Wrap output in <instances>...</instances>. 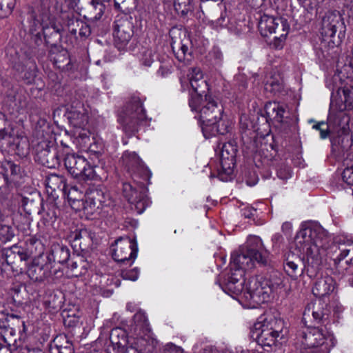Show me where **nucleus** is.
Listing matches in <instances>:
<instances>
[{
  "mask_svg": "<svg viewBox=\"0 0 353 353\" xmlns=\"http://www.w3.org/2000/svg\"><path fill=\"white\" fill-rule=\"evenodd\" d=\"M92 234L85 228H76L68 235V239L77 252L89 251L92 244Z\"/></svg>",
  "mask_w": 353,
  "mask_h": 353,
  "instance_id": "nucleus-22",
  "label": "nucleus"
},
{
  "mask_svg": "<svg viewBox=\"0 0 353 353\" xmlns=\"http://www.w3.org/2000/svg\"><path fill=\"white\" fill-rule=\"evenodd\" d=\"M190 85L194 92L189 99V106L192 110H197L200 107L203 98L209 94H213L209 84L203 78V74L199 68H190L188 74Z\"/></svg>",
  "mask_w": 353,
  "mask_h": 353,
  "instance_id": "nucleus-11",
  "label": "nucleus"
},
{
  "mask_svg": "<svg viewBox=\"0 0 353 353\" xmlns=\"http://www.w3.org/2000/svg\"><path fill=\"white\" fill-rule=\"evenodd\" d=\"M343 94L345 108H353V86H345Z\"/></svg>",
  "mask_w": 353,
  "mask_h": 353,
  "instance_id": "nucleus-55",
  "label": "nucleus"
},
{
  "mask_svg": "<svg viewBox=\"0 0 353 353\" xmlns=\"http://www.w3.org/2000/svg\"><path fill=\"white\" fill-rule=\"evenodd\" d=\"M329 125L328 123L319 122L313 125V128L320 132V137L321 139H325L328 137L329 134Z\"/></svg>",
  "mask_w": 353,
  "mask_h": 353,
  "instance_id": "nucleus-59",
  "label": "nucleus"
},
{
  "mask_svg": "<svg viewBox=\"0 0 353 353\" xmlns=\"http://www.w3.org/2000/svg\"><path fill=\"white\" fill-rule=\"evenodd\" d=\"M122 190L124 197L132 205V208L134 206L137 214L143 213L150 205L145 188L140 187L139 190H137L130 183H123Z\"/></svg>",
  "mask_w": 353,
  "mask_h": 353,
  "instance_id": "nucleus-18",
  "label": "nucleus"
},
{
  "mask_svg": "<svg viewBox=\"0 0 353 353\" xmlns=\"http://www.w3.org/2000/svg\"><path fill=\"white\" fill-rule=\"evenodd\" d=\"M57 209L54 205H50L48 212L46 213L45 216L43 217V219L46 223H52L55 221L57 217Z\"/></svg>",
  "mask_w": 353,
  "mask_h": 353,
  "instance_id": "nucleus-62",
  "label": "nucleus"
},
{
  "mask_svg": "<svg viewBox=\"0 0 353 353\" xmlns=\"http://www.w3.org/2000/svg\"><path fill=\"white\" fill-rule=\"evenodd\" d=\"M72 143L80 150L95 152L91 148L90 132L84 128L75 130Z\"/></svg>",
  "mask_w": 353,
  "mask_h": 353,
  "instance_id": "nucleus-33",
  "label": "nucleus"
},
{
  "mask_svg": "<svg viewBox=\"0 0 353 353\" xmlns=\"http://www.w3.org/2000/svg\"><path fill=\"white\" fill-rule=\"evenodd\" d=\"M26 249L28 258L32 254H41L43 252V245L40 240L34 236H29L26 241Z\"/></svg>",
  "mask_w": 353,
  "mask_h": 353,
  "instance_id": "nucleus-43",
  "label": "nucleus"
},
{
  "mask_svg": "<svg viewBox=\"0 0 353 353\" xmlns=\"http://www.w3.org/2000/svg\"><path fill=\"white\" fill-rule=\"evenodd\" d=\"M64 165L68 172L74 178L85 181H101L103 179V169L97 165H91L83 156L67 154L64 158Z\"/></svg>",
  "mask_w": 353,
  "mask_h": 353,
  "instance_id": "nucleus-9",
  "label": "nucleus"
},
{
  "mask_svg": "<svg viewBox=\"0 0 353 353\" xmlns=\"http://www.w3.org/2000/svg\"><path fill=\"white\" fill-rule=\"evenodd\" d=\"M0 344L6 345L9 347L13 346L14 348L17 347L16 330L13 327H10L8 323L6 325L5 329L0 336Z\"/></svg>",
  "mask_w": 353,
  "mask_h": 353,
  "instance_id": "nucleus-40",
  "label": "nucleus"
},
{
  "mask_svg": "<svg viewBox=\"0 0 353 353\" xmlns=\"http://www.w3.org/2000/svg\"><path fill=\"white\" fill-rule=\"evenodd\" d=\"M50 264L33 262L28 267L27 274L32 281L41 282L50 276Z\"/></svg>",
  "mask_w": 353,
  "mask_h": 353,
  "instance_id": "nucleus-29",
  "label": "nucleus"
},
{
  "mask_svg": "<svg viewBox=\"0 0 353 353\" xmlns=\"http://www.w3.org/2000/svg\"><path fill=\"white\" fill-rule=\"evenodd\" d=\"M54 65L61 70H71L73 69L74 63H72L66 50H62L54 57L50 58Z\"/></svg>",
  "mask_w": 353,
  "mask_h": 353,
  "instance_id": "nucleus-37",
  "label": "nucleus"
},
{
  "mask_svg": "<svg viewBox=\"0 0 353 353\" xmlns=\"http://www.w3.org/2000/svg\"><path fill=\"white\" fill-rule=\"evenodd\" d=\"M335 288V283L333 278L329 275L319 277L316 279L312 293L316 297H323L333 292Z\"/></svg>",
  "mask_w": 353,
  "mask_h": 353,
  "instance_id": "nucleus-28",
  "label": "nucleus"
},
{
  "mask_svg": "<svg viewBox=\"0 0 353 353\" xmlns=\"http://www.w3.org/2000/svg\"><path fill=\"white\" fill-rule=\"evenodd\" d=\"M67 117L75 130L84 128L88 122V116L81 101L74 102L67 110Z\"/></svg>",
  "mask_w": 353,
  "mask_h": 353,
  "instance_id": "nucleus-24",
  "label": "nucleus"
},
{
  "mask_svg": "<svg viewBox=\"0 0 353 353\" xmlns=\"http://www.w3.org/2000/svg\"><path fill=\"white\" fill-rule=\"evenodd\" d=\"M46 187L50 188L52 192L57 190L66 192L67 184L63 176L57 174H50L46 179Z\"/></svg>",
  "mask_w": 353,
  "mask_h": 353,
  "instance_id": "nucleus-39",
  "label": "nucleus"
},
{
  "mask_svg": "<svg viewBox=\"0 0 353 353\" xmlns=\"http://www.w3.org/2000/svg\"><path fill=\"white\" fill-rule=\"evenodd\" d=\"M14 135V128L10 122L6 119V124H2L0 127V141L12 138Z\"/></svg>",
  "mask_w": 353,
  "mask_h": 353,
  "instance_id": "nucleus-54",
  "label": "nucleus"
},
{
  "mask_svg": "<svg viewBox=\"0 0 353 353\" xmlns=\"http://www.w3.org/2000/svg\"><path fill=\"white\" fill-rule=\"evenodd\" d=\"M284 327L283 321L272 315L261 316L254 324L252 334L262 346L274 345Z\"/></svg>",
  "mask_w": 353,
  "mask_h": 353,
  "instance_id": "nucleus-7",
  "label": "nucleus"
},
{
  "mask_svg": "<svg viewBox=\"0 0 353 353\" xmlns=\"http://www.w3.org/2000/svg\"><path fill=\"white\" fill-rule=\"evenodd\" d=\"M192 41L185 33L179 41H172V48L176 58L180 62L189 61L192 57Z\"/></svg>",
  "mask_w": 353,
  "mask_h": 353,
  "instance_id": "nucleus-26",
  "label": "nucleus"
},
{
  "mask_svg": "<svg viewBox=\"0 0 353 353\" xmlns=\"http://www.w3.org/2000/svg\"><path fill=\"white\" fill-rule=\"evenodd\" d=\"M0 172V199H5L19 183L20 167L11 161H5Z\"/></svg>",
  "mask_w": 353,
  "mask_h": 353,
  "instance_id": "nucleus-14",
  "label": "nucleus"
},
{
  "mask_svg": "<svg viewBox=\"0 0 353 353\" xmlns=\"http://www.w3.org/2000/svg\"><path fill=\"white\" fill-rule=\"evenodd\" d=\"M134 323L137 329L140 330H147L149 323L145 314L142 311L136 312L133 317Z\"/></svg>",
  "mask_w": 353,
  "mask_h": 353,
  "instance_id": "nucleus-50",
  "label": "nucleus"
},
{
  "mask_svg": "<svg viewBox=\"0 0 353 353\" xmlns=\"http://www.w3.org/2000/svg\"><path fill=\"white\" fill-rule=\"evenodd\" d=\"M105 5L103 0H92L89 8V15L90 19L99 20L104 13Z\"/></svg>",
  "mask_w": 353,
  "mask_h": 353,
  "instance_id": "nucleus-44",
  "label": "nucleus"
},
{
  "mask_svg": "<svg viewBox=\"0 0 353 353\" xmlns=\"http://www.w3.org/2000/svg\"><path fill=\"white\" fill-rule=\"evenodd\" d=\"M328 312L326 305L321 300H318L307 304L303 314V320L306 321L312 316L314 323H324L328 317Z\"/></svg>",
  "mask_w": 353,
  "mask_h": 353,
  "instance_id": "nucleus-25",
  "label": "nucleus"
},
{
  "mask_svg": "<svg viewBox=\"0 0 353 353\" xmlns=\"http://www.w3.org/2000/svg\"><path fill=\"white\" fill-rule=\"evenodd\" d=\"M301 259L293 253L288 254L283 264L285 272L293 279H296L303 273Z\"/></svg>",
  "mask_w": 353,
  "mask_h": 353,
  "instance_id": "nucleus-30",
  "label": "nucleus"
},
{
  "mask_svg": "<svg viewBox=\"0 0 353 353\" xmlns=\"http://www.w3.org/2000/svg\"><path fill=\"white\" fill-rule=\"evenodd\" d=\"M134 173L143 179V180L145 181L148 185L150 184L152 172L148 169V168L145 166L144 163L140 167H139V168H137Z\"/></svg>",
  "mask_w": 353,
  "mask_h": 353,
  "instance_id": "nucleus-56",
  "label": "nucleus"
},
{
  "mask_svg": "<svg viewBox=\"0 0 353 353\" xmlns=\"http://www.w3.org/2000/svg\"><path fill=\"white\" fill-rule=\"evenodd\" d=\"M210 59L214 65H219L223 61V54L219 49H214L210 54Z\"/></svg>",
  "mask_w": 353,
  "mask_h": 353,
  "instance_id": "nucleus-63",
  "label": "nucleus"
},
{
  "mask_svg": "<svg viewBox=\"0 0 353 353\" xmlns=\"http://www.w3.org/2000/svg\"><path fill=\"white\" fill-rule=\"evenodd\" d=\"M87 263L79 256L76 259H73L71 263H67V266L71 270L72 275L76 276L84 274L87 270Z\"/></svg>",
  "mask_w": 353,
  "mask_h": 353,
  "instance_id": "nucleus-47",
  "label": "nucleus"
},
{
  "mask_svg": "<svg viewBox=\"0 0 353 353\" xmlns=\"http://www.w3.org/2000/svg\"><path fill=\"white\" fill-rule=\"evenodd\" d=\"M14 236V229L7 225H2L0 227V242L5 243L8 241H10Z\"/></svg>",
  "mask_w": 353,
  "mask_h": 353,
  "instance_id": "nucleus-51",
  "label": "nucleus"
},
{
  "mask_svg": "<svg viewBox=\"0 0 353 353\" xmlns=\"http://www.w3.org/2000/svg\"><path fill=\"white\" fill-rule=\"evenodd\" d=\"M297 337L306 353H329L336 343L332 334L316 327H303Z\"/></svg>",
  "mask_w": 353,
  "mask_h": 353,
  "instance_id": "nucleus-6",
  "label": "nucleus"
},
{
  "mask_svg": "<svg viewBox=\"0 0 353 353\" xmlns=\"http://www.w3.org/2000/svg\"><path fill=\"white\" fill-rule=\"evenodd\" d=\"M50 141L43 140L36 147L34 159L48 168H56L60 165V157L57 150L50 146Z\"/></svg>",
  "mask_w": 353,
  "mask_h": 353,
  "instance_id": "nucleus-19",
  "label": "nucleus"
},
{
  "mask_svg": "<svg viewBox=\"0 0 353 353\" xmlns=\"http://www.w3.org/2000/svg\"><path fill=\"white\" fill-rule=\"evenodd\" d=\"M202 123V131L205 137H209V127L212 128V134L215 132L225 134L229 132L230 122L224 114V108L221 101L214 94H209L203 98L197 110Z\"/></svg>",
  "mask_w": 353,
  "mask_h": 353,
  "instance_id": "nucleus-3",
  "label": "nucleus"
},
{
  "mask_svg": "<svg viewBox=\"0 0 353 353\" xmlns=\"http://www.w3.org/2000/svg\"><path fill=\"white\" fill-rule=\"evenodd\" d=\"M28 259L27 253L21 252L19 250H10L6 253V266L18 262L26 261Z\"/></svg>",
  "mask_w": 353,
  "mask_h": 353,
  "instance_id": "nucleus-46",
  "label": "nucleus"
},
{
  "mask_svg": "<svg viewBox=\"0 0 353 353\" xmlns=\"http://www.w3.org/2000/svg\"><path fill=\"white\" fill-rule=\"evenodd\" d=\"M345 30L346 28L340 12H327L322 21V44L330 48L339 46L345 38Z\"/></svg>",
  "mask_w": 353,
  "mask_h": 353,
  "instance_id": "nucleus-8",
  "label": "nucleus"
},
{
  "mask_svg": "<svg viewBox=\"0 0 353 353\" xmlns=\"http://www.w3.org/2000/svg\"><path fill=\"white\" fill-rule=\"evenodd\" d=\"M85 197L83 210L87 214H94L105 205L108 196L102 190L92 187L86 191Z\"/></svg>",
  "mask_w": 353,
  "mask_h": 353,
  "instance_id": "nucleus-21",
  "label": "nucleus"
},
{
  "mask_svg": "<svg viewBox=\"0 0 353 353\" xmlns=\"http://www.w3.org/2000/svg\"><path fill=\"white\" fill-rule=\"evenodd\" d=\"M121 274L123 279L134 281L137 280L139 277V271L135 268L130 270H123L121 272Z\"/></svg>",
  "mask_w": 353,
  "mask_h": 353,
  "instance_id": "nucleus-60",
  "label": "nucleus"
},
{
  "mask_svg": "<svg viewBox=\"0 0 353 353\" xmlns=\"http://www.w3.org/2000/svg\"><path fill=\"white\" fill-rule=\"evenodd\" d=\"M62 299L53 292H49L43 297V304L49 312L59 310L62 305Z\"/></svg>",
  "mask_w": 353,
  "mask_h": 353,
  "instance_id": "nucleus-38",
  "label": "nucleus"
},
{
  "mask_svg": "<svg viewBox=\"0 0 353 353\" xmlns=\"http://www.w3.org/2000/svg\"><path fill=\"white\" fill-rule=\"evenodd\" d=\"M144 98L132 94L118 114V122L127 134H134L139 126L150 121L143 107Z\"/></svg>",
  "mask_w": 353,
  "mask_h": 353,
  "instance_id": "nucleus-5",
  "label": "nucleus"
},
{
  "mask_svg": "<svg viewBox=\"0 0 353 353\" xmlns=\"http://www.w3.org/2000/svg\"><path fill=\"white\" fill-rule=\"evenodd\" d=\"M79 0H56L55 9L58 12L63 14V19H65L68 31L74 36H76L80 24L76 21H81L75 17L74 10L78 5Z\"/></svg>",
  "mask_w": 353,
  "mask_h": 353,
  "instance_id": "nucleus-20",
  "label": "nucleus"
},
{
  "mask_svg": "<svg viewBox=\"0 0 353 353\" xmlns=\"http://www.w3.org/2000/svg\"><path fill=\"white\" fill-rule=\"evenodd\" d=\"M339 253L337 254L336 258L334 259V263L339 264L343 260H347L346 259L348 257L350 252L352 253V247L350 246L349 248H339Z\"/></svg>",
  "mask_w": 353,
  "mask_h": 353,
  "instance_id": "nucleus-58",
  "label": "nucleus"
},
{
  "mask_svg": "<svg viewBox=\"0 0 353 353\" xmlns=\"http://www.w3.org/2000/svg\"><path fill=\"white\" fill-rule=\"evenodd\" d=\"M255 261L264 266L269 265V253L259 236H250L245 245L239 252L232 254L230 268L231 270L239 272L241 278L245 271L254 268Z\"/></svg>",
  "mask_w": 353,
  "mask_h": 353,
  "instance_id": "nucleus-4",
  "label": "nucleus"
},
{
  "mask_svg": "<svg viewBox=\"0 0 353 353\" xmlns=\"http://www.w3.org/2000/svg\"><path fill=\"white\" fill-rule=\"evenodd\" d=\"M296 248L307 256L309 261L319 265L328 254L329 249L337 248L327 232L321 225L305 223L301 225V230L295 238Z\"/></svg>",
  "mask_w": 353,
  "mask_h": 353,
  "instance_id": "nucleus-2",
  "label": "nucleus"
},
{
  "mask_svg": "<svg viewBox=\"0 0 353 353\" xmlns=\"http://www.w3.org/2000/svg\"><path fill=\"white\" fill-rule=\"evenodd\" d=\"M17 199L19 200L20 205L23 208V210L28 214H31L34 201L21 195H19L17 196Z\"/></svg>",
  "mask_w": 353,
  "mask_h": 353,
  "instance_id": "nucleus-57",
  "label": "nucleus"
},
{
  "mask_svg": "<svg viewBox=\"0 0 353 353\" xmlns=\"http://www.w3.org/2000/svg\"><path fill=\"white\" fill-rule=\"evenodd\" d=\"M122 190L124 197L132 205V208L134 206L137 214L143 213L150 205L145 188L140 187L139 190H137L130 183H123Z\"/></svg>",
  "mask_w": 353,
  "mask_h": 353,
  "instance_id": "nucleus-17",
  "label": "nucleus"
},
{
  "mask_svg": "<svg viewBox=\"0 0 353 353\" xmlns=\"http://www.w3.org/2000/svg\"><path fill=\"white\" fill-rule=\"evenodd\" d=\"M76 23L78 24H80L79 27V31L78 33L81 37L86 38L88 37L90 33V28L88 25H87L83 21H76Z\"/></svg>",
  "mask_w": 353,
  "mask_h": 353,
  "instance_id": "nucleus-64",
  "label": "nucleus"
},
{
  "mask_svg": "<svg viewBox=\"0 0 353 353\" xmlns=\"http://www.w3.org/2000/svg\"><path fill=\"white\" fill-rule=\"evenodd\" d=\"M70 257L69 248L63 245L56 243L51 246L50 253L48 256L50 261L52 260L54 263L65 264L67 263Z\"/></svg>",
  "mask_w": 353,
  "mask_h": 353,
  "instance_id": "nucleus-31",
  "label": "nucleus"
},
{
  "mask_svg": "<svg viewBox=\"0 0 353 353\" xmlns=\"http://www.w3.org/2000/svg\"><path fill=\"white\" fill-rule=\"evenodd\" d=\"M283 87V83L280 78H272L265 83V89L274 94L281 92Z\"/></svg>",
  "mask_w": 353,
  "mask_h": 353,
  "instance_id": "nucleus-53",
  "label": "nucleus"
},
{
  "mask_svg": "<svg viewBox=\"0 0 353 353\" xmlns=\"http://www.w3.org/2000/svg\"><path fill=\"white\" fill-rule=\"evenodd\" d=\"M327 121L329 127L336 130L337 133L350 130V117L343 111L330 110Z\"/></svg>",
  "mask_w": 353,
  "mask_h": 353,
  "instance_id": "nucleus-27",
  "label": "nucleus"
},
{
  "mask_svg": "<svg viewBox=\"0 0 353 353\" xmlns=\"http://www.w3.org/2000/svg\"><path fill=\"white\" fill-rule=\"evenodd\" d=\"M155 57H157L156 52L151 48H143L140 52V62L145 67H150Z\"/></svg>",
  "mask_w": 353,
  "mask_h": 353,
  "instance_id": "nucleus-49",
  "label": "nucleus"
},
{
  "mask_svg": "<svg viewBox=\"0 0 353 353\" xmlns=\"http://www.w3.org/2000/svg\"><path fill=\"white\" fill-rule=\"evenodd\" d=\"M265 108L268 114H270V111H272L273 114H275L274 119L279 122H283L284 113L285 112V108L283 105H281L279 103L273 102L269 103L266 105Z\"/></svg>",
  "mask_w": 353,
  "mask_h": 353,
  "instance_id": "nucleus-48",
  "label": "nucleus"
},
{
  "mask_svg": "<svg viewBox=\"0 0 353 353\" xmlns=\"http://www.w3.org/2000/svg\"><path fill=\"white\" fill-rule=\"evenodd\" d=\"M137 243L130 237H120L115 241L112 257L121 263L131 265L137 256Z\"/></svg>",
  "mask_w": 353,
  "mask_h": 353,
  "instance_id": "nucleus-13",
  "label": "nucleus"
},
{
  "mask_svg": "<svg viewBox=\"0 0 353 353\" xmlns=\"http://www.w3.org/2000/svg\"><path fill=\"white\" fill-rule=\"evenodd\" d=\"M270 290L263 285V278H251L245 283L243 297L253 305H261L268 301Z\"/></svg>",
  "mask_w": 353,
  "mask_h": 353,
  "instance_id": "nucleus-15",
  "label": "nucleus"
},
{
  "mask_svg": "<svg viewBox=\"0 0 353 353\" xmlns=\"http://www.w3.org/2000/svg\"><path fill=\"white\" fill-rule=\"evenodd\" d=\"M339 136L336 139L332 141L333 148H336L339 152H345L348 150L352 145V135L347 132H341L338 133Z\"/></svg>",
  "mask_w": 353,
  "mask_h": 353,
  "instance_id": "nucleus-36",
  "label": "nucleus"
},
{
  "mask_svg": "<svg viewBox=\"0 0 353 353\" xmlns=\"http://www.w3.org/2000/svg\"><path fill=\"white\" fill-rule=\"evenodd\" d=\"M50 8V0H37L29 9V28L35 35V43L38 46L42 42L41 35L46 43L51 46L56 45L61 39L63 28L55 21Z\"/></svg>",
  "mask_w": 353,
  "mask_h": 353,
  "instance_id": "nucleus-1",
  "label": "nucleus"
},
{
  "mask_svg": "<svg viewBox=\"0 0 353 353\" xmlns=\"http://www.w3.org/2000/svg\"><path fill=\"white\" fill-rule=\"evenodd\" d=\"M64 193L67 195L68 203L72 209L76 211H80L83 209L85 203L83 197L85 195L77 186L68 187L67 185V191Z\"/></svg>",
  "mask_w": 353,
  "mask_h": 353,
  "instance_id": "nucleus-32",
  "label": "nucleus"
},
{
  "mask_svg": "<svg viewBox=\"0 0 353 353\" xmlns=\"http://www.w3.org/2000/svg\"><path fill=\"white\" fill-rule=\"evenodd\" d=\"M110 341L114 349L123 350L128 343V334L121 327L113 328L110 334Z\"/></svg>",
  "mask_w": 353,
  "mask_h": 353,
  "instance_id": "nucleus-34",
  "label": "nucleus"
},
{
  "mask_svg": "<svg viewBox=\"0 0 353 353\" xmlns=\"http://www.w3.org/2000/svg\"><path fill=\"white\" fill-rule=\"evenodd\" d=\"M221 148V163L222 170L219 172L218 177L223 181L232 179L233 169L231 165L235 163L236 145L232 141L222 143Z\"/></svg>",
  "mask_w": 353,
  "mask_h": 353,
  "instance_id": "nucleus-16",
  "label": "nucleus"
},
{
  "mask_svg": "<svg viewBox=\"0 0 353 353\" xmlns=\"http://www.w3.org/2000/svg\"><path fill=\"white\" fill-rule=\"evenodd\" d=\"M263 285L270 290V294L283 288V279L278 272H273L269 277L263 278Z\"/></svg>",
  "mask_w": 353,
  "mask_h": 353,
  "instance_id": "nucleus-41",
  "label": "nucleus"
},
{
  "mask_svg": "<svg viewBox=\"0 0 353 353\" xmlns=\"http://www.w3.org/2000/svg\"><path fill=\"white\" fill-rule=\"evenodd\" d=\"M239 276V273H232L231 276L227 283L226 288L235 294H243L245 290L243 282L241 281L236 276Z\"/></svg>",
  "mask_w": 353,
  "mask_h": 353,
  "instance_id": "nucleus-45",
  "label": "nucleus"
},
{
  "mask_svg": "<svg viewBox=\"0 0 353 353\" xmlns=\"http://www.w3.org/2000/svg\"><path fill=\"white\" fill-rule=\"evenodd\" d=\"M174 7L181 15H186L192 8L190 0H174Z\"/></svg>",
  "mask_w": 353,
  "mask_h": 353,
  "instance_id": "nucleus-52",
  "label": "nucleus"
},
{
  "mask_svg": "<svg viewBox=\"0 0 353 353\" xmlns=\"http://www.w3.org/2000/svg\"><path fill=\"white\" fill-rule=\"evenodd\" d=\"M344 182L350 185H353V165L345 168L342 173Z\"/></svg>",
  "mask_w": 353,
  "mask_h": 353,
  "instance_id": "nucleus-61",
  "label": "nucleus"
},
{
  "mask_svg": "<svg viewBox=\"0 0 353 353\" xmlns=\"http://www.w3.org/2000/svg\"><path fill=\"white\" fill-rule=\"evenodd\" d=\"M15 70L19 72L20 78L27 83H31L36 76V66L34 63L28 61L26 65L18 63L14 65Z\"/></svg>",
  "mask_w": 353,
  "mask_h": 353,
  "instance_id": "nucleus-35",
  "label": "nucleus"
},
{
  "mask_svg": "<svg viewBox=\"0 0 353 353\" xmlns=\"http://www.w3.org/2000/svg\"><path fill=\"white\" fill-rule=\"evenodd\" d=\"M290 26L286 19L263 14L260 17L259 30L263 37L272 33L277 34L273 43L276 48H281L288 34Z\"/></svg>",
  "mask_w": 353,
  "mask_h": 353,
  "instance_id": "nucleus-10",
  "label": "nucleus"
},
{
  "mask_svg": "<svg viewBox=\"0 0 353 353\" xmlns=\"http://www.w3.org/2000/svg\"><path fill=\"white\" fill-rule=\"evenodd\" d=\"M132 23L128 19L117 21L114 25V39L118 48H123L133 35Z\"/></svg>",
  "mask_w": 353,
  "mask_h": 353,
  "instance_id": "nucleus-23",
  "label": "nucleus"
},
{
  "mask_svg": "<svg viewBox=\"0 0 353 353\" xmlns=\"http://www.w3.org/2000/svg\"><path fill=\"white\" fill-rule=\"evenodd\" d=\"M122 159L125 166L133 173L143 163L139 157L134 152H125L122 156Z\"/></svg>",
  "mask_w": 353,
  "mask_h": 353,
  "instance_id": "nucleus-42",
  "label": "nucleus"
},
{
  "mask_svg": "<svg viewBox=\"0 0 353 353\" xmlns=\"http://www.w3.org/2000/svg\"><path fill=\"white\" fill-rule=\"evenodd\" d=\"M7 108L9 114L17 118L23 117L28 114L29 99L23 88L18 85H12L6 93Z\"/></svg>",
  "mask_w": 353,
  "mask_h": 353,
  "instance_id": "nucleus-12",
  "label": "nucleus"
}]
</instances>
